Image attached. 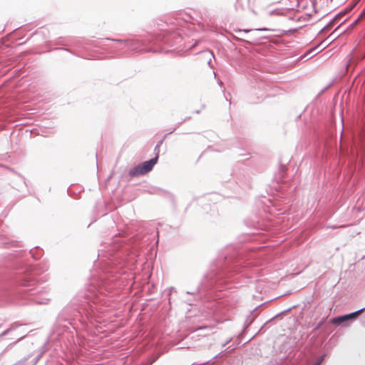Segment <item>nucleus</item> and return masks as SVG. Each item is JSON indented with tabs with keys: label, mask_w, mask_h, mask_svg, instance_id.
Listing matches in <instances>:
<instances>
[{
	"label": "nucleus",
	"mask_w": 365,
	"mask_h": 365,
	"mask_svg": "<svg viewBox=\"0 0 365 365\" xmlns=\"http://www.w3.org/2000/svg\"><path fill=\"white\" fill-rule=\"evenodd\" d=\"M121 236L115 235L113 239L112 245H110L109 250L105 253L98 254V257H105L103 261L108 260L102 265V272L103 275H101L98 279H93L91 284L88 286L86 292L80 295L83 299L81 300L79 310L78 313L82 314L83 313L87 319L92 318L95 316V310H97L96 303L98 301L97 292L103 294L106 291H111L112 289L120 286L118 277L113 275L117 274L120 268L123 267L124 260L119 258L123 255V251H119L121 247Z\"/></svg>",
	"instance_id": "f257e3e1"
},
{
	"label": "nucleus",
	"mask_w": 365,
	"mask_h": 365,
	"mask_svg": "<svg viewBox=\"0 0 365 365\" xmlns=\"http://www.w3.org/2000/svg\"><path fill=\"white\" fill-rule=\"evenodd\" d=\"M46 269L37 267L36 266H27L24 268V275L18 279L19 286L25 287L21 292L26 294L31 302L37 304H45L50 300L48 294L43 293L40 288H32L35 284L34 277L43 272Z\"/></svg>",
	"instance_id": "f03ea898"
},
{
	"label": "nucleus",
	"mask_w": 365,
	"mask_h": 365,
	"mask_svg": "<svg viewBox=\"0 0 365 365\" xmlns=\"http://www.w3.org/2000/svg\"><path fill=\"white\" fill-rule=\"evenodd\" d=\"M242 261L232 257L225 258L223 264L217 270L209 273L206 276L205 285L212 288L217 284H222L227 282V276L231 272H238L242 269Z\"/></svg>",
	"instance_id": "7ed1b4c3"
},
{
	"label": "nucleus",
	"mask_w": 365,
	"mask_h": 365,
	"mask_svg": "<svg viewBox=\"0 0 365 365\" xmlns=\"http://www.w3.org/2000/svg\"><path fill=\"white\" fill-rule=\"evenodd\" d=\"M158 160V155L157 154L154 158L150 159L149 160L139 163L138 165L132 168L129 170V175L133 178L143 175L149 173L153 170L154 165L157 163Z\"/></svg>",
	"instance_id": "20e7f679"
},
{
	"label": "nucleus",
	"mask_w": 365,
	"mask_h": 365,
	"mask_svg": "<svg viewBox=\"0 0 365 365\" xmlns=\"http://www.w3.org/2000/svg\"><path fill=\"white\" fill-rule=\"evenodd\" d=\"M365 310V308H361L356 312L333 317L331 322L335 325H342L344 327H349L354 321H355L361 314Z\"/></svg>",
	"instance_id": "39448f33"
},
{
	"label": "nucleus",
	"mask_w": 365,
	"mask_h": 365,
	"mask_svg": "<svg viewBox=\"0 0 365 365\" xmlns=\"http://www.w3.org/2000/svg\"><path fill=\"white\" fill-rule=\"evenodd\" d=\"M365 17V9L361 11V13L359 15V16L346 28L344 29H341L342 27V24L345 22L346 20H344L342 23L336 27L334 31L329 35V38H331V41L336 38L339 36L343 32L348 29H352L357 24H359L364 18Z\"/></svg>",
	"instance_id": "423d86ee"
},
{
	"label": "nucleus",
	"mask_w": 365,
	"mask_h": 365,
	"mask_svg": "<svg viewBox=\"0 0 365 365\" xmlns=\"http://www.w3.org/2000/svg\"><path fill=\"white\" fill-rule=\"evenodd\" d=\"M365 58V46L361 48L359 53L354 54L351 57L346 63L347 69L351 67L354 64H356L358 61H361Z\"/></svg>",
	"instance_id": "0eeeda50"
},
{
	"label": "nucleus",
	"mask_w": 365,
	"mask_h": 365,
	"mask_svg": "<svg viewBox=\"0 0 365 365\" xmlns=\"http://www.w3.org/2000/svg\"><path fill=\"white\" fill-rule=\"evenodd\" d=\"M180 41L181 37L176 34H170L167 36H164L163 38H160V42L171 46L175 43H180Z\"/></svg>",
	"instance_id": "6e6552de"
},
{
	"label": "nucleus",
	"mask_w": 365,
	"mask_h": 365,
	"mask_svg": "<svg viewBox=\"0 0 365 365\" xmlns=\"http://www.w3.org/2000/svg\"><path fill=\"white\" fill-rule=\"evenodd\" d=\"M342 16V14L340 13L336 15L330 22H329L325 26H324L319 31V33L327 32L336 24V21Z\"/></svg>",
	"instance_id": "1a4fd4ad"
},
{
	"label": "nucleus",
	"mask_w": 365,
	"mask_h": 365,
	"mask_svg": "<svg viewBox=\"0 0 365 365\" xmlns=\"http://www.w3.org/2000/svg\"><path fill=\"white\" fill-rule=\"evenodd\" d=\"M31 257L36 259H38L41 255V251L38 250L31 249L29 252Z\"/></svg>",
	"instance_id": "9d476101"
},
{
	"label": "nucleus",
	"mask_w": 365,
	"mask_h": 365,
	"mask_svg": "<svg viewBox=\"0 0 365 365\" xmlns=\"http://www.w3.org/2000/svg\"><path fill=\"white\" fill-rule=\"evenodd\" d=\"M17 327V325L12 324L10 328L6 329L1 334H0V338L7 335L11 330L14 329Z\"/></svg>",
	"instance_id": "9b49d317"
},
{
	"label": "nucleus",
	"mask_w": 365,
	"mask_h": 365,
	"mask_svg": "<svg viewBox=\"0 0 365 365\" xmlns=\"http://www.w3.org/2000/svg\"><path fill=\"white\" fill-rule=\"evenodd\" d=\"M108 40H110V41H115V42H118V43H124L125 45H127L128 43V41H125V40H121V39H115V38H107Z\"/></svg>",
	"instance_id": "f8f14e48"
},
{
	"label": "nucleus",
	"mask_w": 365,
	"mask_h": 365,
	"mask_svg": "<svg viewBox=\"0 0 365 365\" xmlns=\"http://www.w3.org/2000/svg\"><path fill=\"white\" fill-rule=\"evenodd\" d=\"M163 143V140H160L158 144L156 145L155 148V151L157 152L156 155L158 154V153H159V148L160 146V145Z\"/></svg>",
	"instance_id": "ddd939ff"
},
{
	"label": "nucleus",
	"mask_w": 365,
	"mask_h": 365,
	"mask_svg": "<svg viewBox=\"0 0 365 365\" xmlns=\"http://www.w3.org/2000/svg\"><path fill=\"white\" fill-rule=\"evenodd\" d=\"M324 359V356H321L319 359H318L315 363L313 365H320Z\"/></svg>",
	"instance_id": "4468645a"
},
{
	"label": "nucleus",
	"mask_w": 365,
	"mask_h": 365,
	"mask_svg": "<svg viewBox=\"0 0 365 365\" xmlns=\"http://www.w3.org/2000/svg\"><path fill=\"white\" fill-rule=\"evenodd\" d=\"M361 133H365V120L362 121L361 125H360Z\"/></svg>",
	"instance_id": "2eb2a0df"
},
{
	"label": "nucleus",
	"mask_w": 365,
	"mask_h": 365,
	"mask_svg": "<svg viewBox=\"0 0 365 365\" xmlns=\"http://www.w3.org/2000/svg\"><path fill=\"white\" fill-rule=\"evenodd\" d=\"M250 31V30H241V29H239V30L236 31V32H237V34H243V33H245H245H247V32H249Z\"/></svg>",
	"instance_id": "dca6fc26"
},
{
	"label": "nucleus",
	"mask_w": 365,
	"mask_h": 365,
	"mask_svg": "<svg viewBox=\"0 0 365 365\" xmlns=\"http://www.w3.org/2000/svg\"><path fill=\"white\" fill-rule=\"evenodd\" d=\"M232 340V338L227 339L225 343L222 344V346H225L228 343H230Z\"/></svg>",
	"instance_id": "f3484780"
},
{
	"label": "nucleus",
	"mask_w": 365,
	"mask_h": 365,
	"mask_svg": "<svg viewBox=\"0 0 365 365\" xmlns=\"http://www.w3.org/2000/svg\"><path fill=\"white\" fill-rule=\"evenodd\" d=\"M324 41H325V40H324V41H322V42H321V43H319V45H318V46H317L314 49H316V48H318L321 47V46H322V44L324 43Z\"/></svg>",
	"instance_id": "a211bd4d"
},
{
	"label": "nucleus",
	"mask_w": 365,
	"mask_h": 365,
	"mask_svg": "<svg viewBox=\"0 0 365 365\" xmlns=\"http://www.w3.org/2000/svg\"><path fill=\"white\" fill-rule=\"evenodd\" d=\"M41 354H39V355L36 357V361H35V363H37V362H38V361L40 359V358H41Z\"/></svg>",
	"instance_id": "6ab92c4d"
},
{
	"label": "nucleus",
	"mask_w": 365,
	"mask_h": 365,
	"mask_svg": "<svg viewBox=\"0 0 365 365\" xmlns=\"http://www.w3.org/2000/svg\"><path fill=\"white\" fill-rule=\"evenodd\" d=\"M217 83H218V84H219L220 86H222L223 83H222V81L221 80L218 79V80H217Z\"/></svg>",
	"instance_id": "aec40b11"
},
{
	"label": "nucleus",
	"mask_w": 365,
	"mask_h": 365,
	"mask_svg": "<svg viewBox=\"0 0 365 365\" xmlns=\"http://www.w3.org/2000/svg\"><path fill=\"white\" fill-rule=\"evenodd\" d=\"M155 359L152 360V361L149 363V364H148V365L152 364L155 361Z\"/></svg>",
	"instance_id": "412c9836"
},
{
	"label": "nucleus",
	"mask_w": 365,
	"mask_h": 365,
	"mask_svg": "<svg viewBox=\"0 0 365 365\" xmlns=\"http://www.w3.org/2000/svg\"><path fill=\"white\" fill-rule=\"evenodd\" d=\"M187 294H195V292H187Z\"/></svg>",
	"instance_id": "4be33fe9"
},
{
	"label": "nucleus",
	"mask_w": 365,
	"mask_h": 365,
	"mask_svg": "<svg viewBox=\"0 0 365 365\" xmlns=\"http://www.w3.org/2000/svg\"><path fill=\"white\" fill-rule=\"evenodd\" d=\"M23 336H21L20 339H18V341H20V339H22Z\"/></svg>",
	"instance_id": "5701e85b"
},
{
	"label": "nucleus",
	"mask_w": 365,
	"mask_h": 365,
	"mask_svg": "<svg viewBox=\"0 0 365 365\" xmlns=\"http://www.w3.org/2000/svg\"><path fill=\"white\" fill-rule=\"evenodd\" d=\"M23 336H21L20 339H18V341H20V339H22Z\"/></svg>",
	"instance_id": "b1692460"
},
{
	"label": "nucleus",
	"mask_w": 365,
	"mask_h": 365,
	"mask_svg": "<svg viewBox=\"0 0 365 365\" xmlns=\"http://www.w3.org/2000/svg\"><path fill=\"white\" fill-rule=\"evenodd\" d=\"M23 336H21L20 339H18V341H20V339H22Z\"/></svg>",
	"instance_id": "393cba45"
}]
</instances>
